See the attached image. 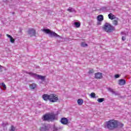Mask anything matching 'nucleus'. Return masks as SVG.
<instances>
[{
    "label": "nucleus",
    "mask_w": 131,
    "mask_h": 131,
    "mask_svg": "<svg viewBox=\"0 0 131 131\" xmlns=\"http://www.w3.org/2000/svg\"><path fill=\"white\" fill-rule=\"evenodd\" d=\"M60 122L62 124L66 125L68 124V119L66 118H62L60 119Z\"/></svg>",
    "instance_id": "9d476101"
},
{
    "label": "nucleus",
    "mask_w": 131,
    "mask_h": 131,
    "mask_svg": "<svg viewBox=\"0 0 131 131\" xmlns=\"http://www.w3.org/2000/svg\"><path fill=\"white\" fill-rule=\"evenodd\" d=\"M78 105L81 106L83 104V100L82 99H79L77 100Z\"/></svg>",
    "instance_id": "a211bd4d"
},
{
    "label": "nucleus",
    "mask_w": 131,
    "mask_h": 131,
    "mask_svg": "<svg viewBox=\"0 0 131 131\" xmlns=\"http://www.w3.org/2000/svg\"><path fill=\"white\" fill-rule=\"evenodd\" d=\"M81 47H83V48L85 47H88V45L86 43H85V42H83L81 43Z\"/></svg>",
    "instance_id": "b1692460"
},
{
    "label": "nucleus",
    "mask_w": 131,
    "mask_h": 131,
    "mask_svg": "<svg viewBox=\"0 0 131 131\" xmlns=\"http://www.w3.org/2000/svg\"><path fill=\"white\" fill-rule=\"evenodd\" d=\"M106 127L110 130H113L117 127H123V124L119 122L118 120L112 119L106 122Z\"/></svg>",
    "instance_id": "f257e3e1"
},
{
    "label": "nucleus",
    "mask_w": 131,
    "mask_h": 131,
    "mask_svg": "<svg viewBox=\"0 0 131 131\" xmlns=\"http://www.w3.org/2000/svg\"><path fill=\"white\" fill-rule=\"evenodd\" d=\"M91 97L93 98H96V94L95 93H91L90 94Z\"/></svg>",
    "instance_id": "5701e85b"
},
{
    "label": "nucleus",
    "mask_w": 131,
    "mask_h": 131,
    "mask_svg": "<svg viewBox=\"0 0 131 131\" xmlns=\"http://www.w3.org/2000/svg\"><path fill=\"white\" fill-rule=\"evenodd\" d=\"M42 31L47 33V34H50V36H55V37H59V35H57V33L51 31L49 29H43Z\"/></svg>",
    "instance_id": "39448f33"
},
{
    "label": "nucleus",
    "mask_w": 131,
    "mask_h": 131,
    "mask_svg": "<svg viewBox=\"0 0 131 131\" xmlns=\"http://www.w3.org/2000/svg\"><path fill=\"white\" fill-rule=\"evenodd\" d=\"M97 101L99 103H102L105 101V98H98Z\"/></svg>",
    "instance_id": "4be33fe9"
},
{
    "label": "nucleus",
    "mask_w": 131,
    "mask_h": 131,
    "mask_svg": "<svg viewBox=\"0 0 131 131\" xmlns=\"http://www.w3.org/2000/svg\"><path fill=\"white\" fill-rule=\"evenodd\" d=\"M51 95L43 94L42 96V98L44 101H50Z\"/></svg>",
    "instance_id": "6e6552de"
},
{
    "label": "nucleus",
    "mask_w": 131,
    "mask_h": 131,
    "mask_svg": "<svg viewBox=\"0 0 131 131\" xmlns=\"http://www.w3.org/2000/svg\"><path fill=\"white\" fill-rule=\"evenodd\" d=\"M95 76L96 79H101L103 77V76L102 75V73H100V72L95 73Z\"/></svg>",
    "instance_id": "1a4fd4ad"
},
{
    "label": "nucleus",
    "mask_w": 131,
    "mask_h": 131,
    "mask_svg": "<svg viewBox=\"0 0 131 131\" xmlns=\"http://www.w3.org/2000/svg\"><path fill=\"white\" fill-rule=\"evenodd\" d=\"M27 74L32 76V77H34V78H36V79H40L41 80H45V79H46V76H45L37 75L32 72H27Z\"/></svg>",
    "instance_id": "20e7f679"
},
{
    "label": "nucleus",
    "mask_w": 131,
    "mask_h": 131,
    "mask_svg": "<svg viewBox=\"0 0 131 131\" xmlns=\"http://www.w3.org/2000/svg\"><path fill=\"white\" fill-rule=\"evenodd\" d=\"M28 33L30 36H34L35 35V30L34 29H30L28 31Z\"/></svg>",
    "instance_id": "0eeeda50"
},
{
    "label": "nucleus",
    "mask_w": 131,
    "mask_h": 131,
    "mask_svg": "<svg viewBox=\"0 0 131 131\" xmlns=\"http://www.w3.org/2000/svg\"><path fill=\"white\" fill-rule=\"evenodd\" d=\"M103 29L106 32H112L113 30H115V28L110 25V24L106 23L104 25Z\"/></svg>",
    "instance_id": "7ed1b4c3"
},
{
    "label": "nucleus",
    "mask_w": 131,
    "mask_h": 131,
    "mask_svg": "<svg viewBox=\"0 0 131 131\" xmlns=\"http://www.w3.org/2000/svg\"><path fill=\"white\" fill-rule=\"evenodd\" d=\"M40 131H46V130H47V126H43L41 127L40 128Z\"/></svg>",
    "instance_id": "412c9836"
},
{
    "label": "nucleus",
    "mask_w": 131,
    "mask_h": 131,
    "mask_svg": "<svg viewBox=\"0 0 131 131\" xmlns=\"http://www.w3.org/2000/svg\"><path fill=\"white\" fill-rule=\"evenodd\" d=\"M108 91L109 92H111V93H112V94H113L114 95H117L116 92H115V91H114V90L113 89H112V88H108Z\"/></svg>",
    "instance_id": "6ab92c4d"
},
{
    "label": "nucleus",
    "mask_w": 131,
    "mask_h": 131,
    "mask_svg": "<svg viewBox=\"0 0 131 131\" xmlns=\"http://www.w3.org/2000/svg\"><path fill=\"white\" fill-rule=\"evenodd\" d=\"M115 78H119V75H118V74L115 75Z\"/></svg>",
    "instance_id": "cd10ccee"
},
{
    "label": "nucleus",
    "mask_w": 131,
    "mask_h": 131,
    "mask_svg": "<svg viewBox=\"0 0 131 131\" xmlns=\"http://www.w3.org/2000/svg\"><path fill=\"white\" fill-rule=\"evenodd\" d=\"M56 130H58V129H56Z\"/></svg>",
    "instance_id": "473e14b6"
},
{
    "label": "nucleus",
    "mask_w": 131,
    "mask_h": 131,
    "mask_svg": "<svg viewBox=\"0 0 131 131\" xmlns=\"http://www.w3.org/2000/svg\"><path fill=\"white\" fill-rule=\"evenodd\" d=\"M6 36H7V37L10 38V42L12 43H14V42H15V39L13 38V37H12V36H11V35H10L9 34H7Z\"/></svg>",
    "instance_id": "2eb2a0df"
},
{
    "label": "nucleus",
    "mask_w": 131,
    "mask_h": 131,
    "mask_svg": "<svg viewBox=\"0 0 131 131\" xmlns=\"http://www.w3.org/2000/svg\"><path fill=\"white\" fill-rule=\"evenodd\" d=\"M97 20L101 22V21H103L104 20V16L102 15H99L97 16Z\"/></svg>",
    "instance_id": "dca6fc26"
},
{
    "label": "nucleus",
    "mask_w": 131,
    "mask_h": 131,
    "mask_svg": "<svg viewBox=\"0 0 131 131\" xmlns=\"http://www.w3.org/2000/svg\"><path fill=\"white\" fill-rule=\"evenodd\" d=\"M97 25H101V21H99V22L97 23Z\"/></svg>",
    "instance_id": "c756f323"
},
{
    "label": "nucleus",
    "mask_w": 131,
    "mask_h": 131,
    "mask_svg": "<svg viewBox=\"0 0 131 131\" xmlns=\"http://www.w3.org/2000/svg\"><path fill=\"white\" fill-rule=\"evenodd\" d=\"M74 25H75V26L77 27V28H78V27L80 26V23L78 22H75Z\"/></svg>",
    "instance_id": "aec40b11"
},
{
    "label": "nucleus",
    "mask_w": 131,
    "mask_h": 131,
    "mask_svg": "<svg viewBox=\"0 0 131 131\" xmlns=\"http://www.w3.org/2000/svg\"><path fill=\"white\" fill-rule=\"evenodd\" d=\"M94 73V70L93 69H91L90 70H89V74H92V73Z\"/></svg>",
    "instance_id": "bb28decb"
},
{
    "label": "nucleus",
    "mask_w": 131,
    "mask_h": 131,
    "mask_svg": "<svg viewBox=\"0 0 131 131\" xmlns=\"http://www.w3.org/2000/svg\"><path fill=\"white\" fill-rule=\"evenodd\" d=\"M125 37H124V36H122V40H123V41H124V40H125Z\"/></svg>",
    "instance_id": "c85d7f7f"
},
{
    "label": "nucleus",
    "mask_w": 131,
    "mask_h": 131,
    "mask_svg": "<svg viewBox=\"0 0 131 131\" xmlns=\"http://www.w3.org/2000/svg\"><path fill=\"white\" fill-rule=\"evenodd\" d=\"M1 85H2V86H3V90H6L7 89V87L6 86V84H5V83H2L1 84Z\"/></svg>",
    "instance_id": "a878e982"
},
{
    "label": "nucleus",
    "mask_w": 131,
    "mask_h": 131,
    "mask_svg": "<svg viewBox=\"0 0 131 131\" xmlns=\"http://www.w3.org/2000/svg\"><path fill=\"white\" fill-rule=\"evenodd\" d=\"M108 17L109 19H110L111 20H113L114 19H116V16H115V15H114L112 13H110L108 15Z\"/></svg>",
    "instance_id": "ddd939ff"
},
{
    "label": "nucleus",
    "mask_w": 131,
    "mask_h": 131,
    "mask_svg": "<svg viewBox=\"0 0 131 131\" xmlns=\"http://www.w3.org/2000/svg\"><path fill=\"white\" fill-rule=\"evenodd\" d=\"M123 34V32H121V34Z\"/></svg>",
    "instance_id": "2f4dec72"
},
{
    "label": "nucleus",
    "mask_w": 131,
    "mask_h": 131,
    "mask_svg": "<svg viewBox=\"0 0 131 131\" xmlns=\"http://www.w3.org/2000/svg\"><path fill=\"white\" fill-rule=\"evenodd\" d=\"M113 20V24L115 26H117L118 25V21H119V18L118 17H116V18H114Z\"/></svg>",
    "instance_id": "9b49d317"
},
{
    "label": "nucleus",
    "mask_w": 131,
    "mask_h": 131,
    "mask_svg": "<svg viewBox=\"0 0 131 131\" xmlns=\"http://www.w3.org/2000/svg\"><path fill=\"white\" fill-rule=\"evenodd\" d=\"M67 11L69 12L70 13H76V11L74 8L72 7H69Z\"/></svg>",
    "instance_id": "4468645a"
},
{
    "label": "nucleus",
    "mask_w": 131,
    "mask_h": 131,
    "mask_svg": "<svg viewBox=\"0 0 131 131\" xmlns=\"http://www.w3.org/2000/svg\"><path fill=\"white\" fill-rule=\"evenodd\" d=\"M0 69H2V66H0Z\"/></svg>",
    "instance_id": "7c9ffc66"
},
{
    "label": "nucleus",
    "mask_w": 131,
    "mask_h": 131,
    "mask_svg": "<svg viewBox=\"0 0 131 131\" xmlns=\"http://www.w3.org/2000/svg\"><path fill=\"white\" fill-rule=\"evenodd\" d=\"M56 118V115L53 113L45 114L42 117L44 121H49V120H54Z\"/></svg>",
    "instance_id": "f03ea898"
},
{
    "label": "nucleus",
    "mask_w": 131,
    "mask_h": 131,
    "mask_svg": "<svg viewBox=\"0 0 131 131\" xmlns=\"http://www.w3.org/2000/svg\"><path fill=\"white\" fill-rule=\"evenodd\" d=\"M15 130H16V127H14V126L12 125L11 126L10 131H15Z\"/></svg>",
    "instance_id": "393cba45"
},
{
    "label": "nucleus",
    "mask_w": 131,
    "mask_h": 131,
    "mask_svg": "<svg viewBox=\"0 0 131 131\" xmlns=\"http://www.w3.org/2000/svg\"><path fill=\"white\" fill-rule=\"evenodd\" d=\"M29 88L31 90H34L36 88V84L32 83L29 85Z\"/></svg>",
    "instance_id": "f3484780"
},
{
    "label": "nucleus",
    "mask_w": 131,
    "mask_h": 131,
    "mask_svg": "<svg viewBox=\"0 0 131 131\" xmlns=\"http://www.w3.org/2000/svg\"><path fill=\"white\" fill-rule=\"evenodd\" d=\"M125 83H126L125 80H124V79H121L119 80L118 84L119 85H124Z\"/></svg>",
    "instance_id": "f8f14e48"
},
{
    "label": "nucleus",
    "mask_w": 131,
    "mask_h": 131,
    "mask_svg": "<svg viewBox=\"0 0 131 131\" xmlns=\"http://www.w3.org/2000/svg\"><path fill=\"white\" fill-rule=\"evenodd\" d=\"M58 100L59 97L57 95L55 94H50V102H52V103H55L57 102Z\"/></svg>",
    "instance_id": "423d86ee"
}]
</instances>
